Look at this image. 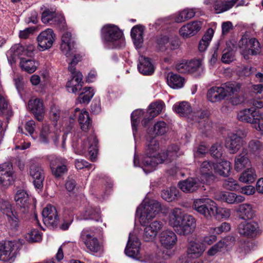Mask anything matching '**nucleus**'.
<instances>
[{"label":"nucleus","instance_id":"obj_1","mask_svg":"<svg viewBox=\"0 0 263 263\" xmlns=\"http://www.w3.org/2000/svg\"><path fill=\"white\" fill-rule=\"evenodd\" d=\"M241 85L235 82H229L220 87H213L207 92V98L211 102H217L224 99L227 96H230L238 92Z\"/></svg>","mask_w":263,"mask_h":263},{"label":"nucleus","instance_id":"obj_2","mask_svg":"<svg viewBox=\"0 0 263 263\" xmlns=\"http://www.w3.org/2000/svg\"><path fill=\"white\" fill-rule=\"evenodd\" d=\"M146 140L145 156L142 160V163L145 166L154 168L158 164L163 163V158L162 154L158 153L159 149L158 141L151 136L147 137Z\"/></svg>","mask_w":263,"mask_h":263},{"label":"nucleus","instance_id":"obj_3","mask_svg":"<svg viewBox=\"0 0 263 263\" xmlns=\"http://www.w3.org/2000/svg\"><path fill=\"white\" fill-rule=\"evenodd\" d=\"M123 33L116 25H107L102 28V38L109 48H121L125 46Z\"/></svg>","mask_w":263,"mask_h":263},{"label":"nucleus","instance_id":"obj_4","mask_svg":"<svg viewBox=\"0 0 263 263\" xmlns=\"http://www.w3.org/2000/svg\"><path fill=\"white\" fill-rule=\"evenodd\" d=\"M80 241L85 245L87 250L93 253L103 251V247L95 236V232L89 229H83L80 233Z\"/></svg>","mask_w":263,"mask_h":263},{"label":"nucleus","instance_id":"obj_5","mask_svg":"<svg viewBox=\"0 0 263 263\" xmlns=\"http://www.w3.org/2000/svg\"><path fill=\"white\" fill-rule=\"evenodd\" d=\"M161 211V204L157 201L153 200L145 203L137 209V212H141L140 222L142 224L146 223L154 218Z\"/></svg>","mask_w":263,"mask_h":263},{"label":"nucleus","instance_id":"obj_6","mask_svg":"<svg viewBox=\"0 0 263 263\" xmlns=\"http://www.w3.org/2000/svg\"><path fill=\"white\" fill-rule=\"evenodd\" d=\"M215 202L208 198H201L194 200L193 209L207 219L213 216Z\"/></svg>","mask_w":263,"mask_h":263},{"label":"nucleus","instance_id":"obj_7","mask_svg":"<svg viewBox=\"0 0 263 263\" xmlns=\"http://www.w3.org/2000/svg\"><path fill=\"white\" fill-rule=\"evenodd\" d=\"M52 174L57 179L61 178L67 174L68 162L66 159L54 156L48 158Z\"/></svg>","mask_w":263,"mask_h":263},{"label":"nucleus","instance_id":"obj_8","mask_svg":"<svg viewBox=\"0 0 263 263\" xmlns=\"http://www.w3.org/2000/svg\"><path fill=\"white\" fill-rule=\"evenodd\" d=\"M239 234L249 238H256L261 233L259 224L256 221L241 222L238 226Z\"/></svg>","mask_w":263,"mask_h":263},{"label":"nucleus","instance_id":"obj_9","mask_svg":"<svg viewBox=\"0 0 263 263\" xmlns=\"http://www.w3.org/2000/svg\"><path fill=\"white\" fill-rule=\"evenodd\" d=\"M196 227L195 218L192 215L184 214L180 225L176 229V232L180 235H188L194 231Z\"/></svg>","mask_w":263,"mask_h":263},{"label":"nucleus","instance_id":"obj_10","mask_svg":"<svg viewBox=\"0 0 263 263\" xmlns=\"http://www.w3.org/2000/svg\"><path fill=\"white\" fill-rule=\"evenodd\" d=\"M238 46L248 54L256 55L260 52V46L259 42L255 38L248 39L243 36L238 43Z\"/></svg>","mask_w":263,"mask_h":263},{"label":"nucleus","instance_id":"obj_11","mask_svg":"<svg viewBox=\"0 0 263 263\" xmlns=\"http://www.w3.org/2000/svg\"><path fill=\"white\" fill-rule=\"evenodd\" d=\"M16 204L20 206L21 212L27 213L29 212L31 204V199L26 191L23 189L17 190L14 196Z\"/></svg>","mask_w":263,"mask_h":263},{"label":"nucleus","instance_id":"obj_12","mask_svg":"<svg viewBox=\"0 0 263 263\" xmlns=\"http://www.w3.org/2000/svg\"><path fill=\"white\" fill-rule=\"evenodd\" d=\"M140 245V242L138 237L135 235L130 233L128 240L124 251L125 254L133 258H139Z\"/></svg>","mask_w":263,"mask_h":263},{"label":"nucleus","instance_id":"obj_13","mask_svg":"<svg viewBox=\"0 0 263 263\" xmlns=\"http://www.w3.org/2000/svg\"><path fill=\"white\" fill-rule=\"evenodd\" d=\"M215 163L212 161L205 160L201 162L199 167V173L201 175V181L209 182L215 178L214 171Z\"/></svg>","mask_w":263,"mask_h":263},{"label":"nucleus","instance_id":"obj_14","mask_svg":"<svg viewBox=\"0 0 263 263\" xmlns=\"http://www.w3.org/2000/svg\"><path fill=\"white\" fill-rule=\"evenodd\" d=\"M38 46L40 50L44 51L50 48L54 41V34L51 29H47L42 32L37 37Z\"/></svg>","mask_w":263,"mask_h":263},{"label":"nucleus","instance_id":"obj_15","mask_svg":"<svg viewBox=\"0 0 263 263\" xmlns=\"http://www.w3.org/2000/svg\"><path fill=\"white\" fill-rule=\"evenodd\" d=\"M243 144L242 138L237 134L234 133H230L225 142L226 147L231 154L236 153L243 145Z\"/></svg>","mask_w":263,"mask_h":263},{"label":"nucleus","instance_id":"obj_16","mask_svg":"<svg viewBox=\"0 0 263 263\" xmlns=\"http://www.w3.org/2000/svg\"><path fill=\"white\" fill-rule=\"evenodd\" d=\"M163 226V223L160 221L155 220L151 222L144 228L143 234V240L147 242L153 241Z\"/></svg>","mask_w":263,"mask_h":263},{"label":"nucleus","instance_id":"obj_17","mask_svg":"<svg viewBox=\"0 0 263 263\" xmlns=\"http://www.w3.org/2000/svg\"><path fill=\"white\" fill-rule=\"evenodd\" d=\"M14 242L6 241L4 243H0V260L4 261H9L11 263L14 261Z\"/></svg>","mask_w":263,"mask_h":263},{"label":"nucleus","instance_id":"obj_18","mask_svg":"<svg viewBox=\"0 0 263 263\" xmlns=\"http://www.w3.org/2000/svg\"><path fill=\"white\" fill-rule=\"evenodd\" d=\"M28 108L39 121L43 120L45 113L43 102L39 99H31L28 102Z\"/></svg>","mask_w":263,"mask_h":263},{"label":"nucleus","instance_id":"obj_19","mask_svg":"<svg viewBox=\"0 0 263 263\" xmlns=\"http://www.w3.org/2000/svg\"><path fill=\"white\" fill-rule=\"evenodd\" d=\"M61 49L67 57H70L75 52L74 42L72 40L70 32H66L63 34Z\"/></svg>","mask_w":263,"mask_h":263},{"label":"nucleus","instance_id":"obj_20","mask_svg":"<svg viewBox=\"0 0 263 263\" xmlns=\"http://www.w3.org/2000/svg\"><path fill=\"white\" fill-rule=\"evenodd\" d=\"M30 175L32 177L35 187L41 189L43 186L44 173L43 168L36 164H32L30 167Z\"/></svg>","mask_w":263,"mask_h":263},{"label":"nucleus","instance_id":"obj_21","mask_svg":"<svg viewBox=\"0 0 263 263\" xmlns=\"http://www.w3.org/2000/svg\"><path fill=\"white\" fill-rule=\"evenodd\" d=\"M200 22L193 21L182 26L179 29L180 35L183 38H187L195 35L201 29Z\"/></svg>","mask_w":263,"mask_h":263},{"label":"nucleus","instance_id":"obj_22","mask_svg":"<svg viewBox=\"0 0 263 263\" xmlns=\"http://www.w3.org/2000/svg\"><path fill=\"white\" fill-rule=\"evenodd\" d=\"M177 241L176 234L171 230H165L160 234V241L162 246L167 249H171Z\"/></svg>","mask_w":263,"mask_h":263},{"label":"nucleus","instance_id":"obj_23","mask_svg":"<svg viewBox=\"0 0 263 263\" xmlns=\"http://www.w3.org/2000/svg\"><path fill=\"white\" fill-rule=\"evenodd\" d=\"M248 150L243 148L241 153L237 155L234 160V169L237 172H240L245 168L251 165V161L247 156Z\"/></svg>","mask_w":263,"mask_h":263},{"label":"nucleus","instance_id":"obj_24","mask_svg":"<svg viewBox=\"0 0 263 263\" xmlns=\"http://www.w3.org/2000/svg\"><path fill=\"white\" fill-rule=\"evenodd\" d=\"M237 217L244 220L252 219L255 216V211L251 204H241L236 210Z\"/></svg>","mask_w":263,"mask_h":263},{"label":"nucleus","instance_id":"obj_25","mask_svg":"<svg viewBox=\"0 0 263 263\" xmlns=\"http://www.w3.org/2000/svg\"><path fill=\"white\" fill-rule=\"evenodd\" d=\"M138 68L139 72L144 75H151L154 71L153 65L148 58L141 55L139 58Z\"/></svg>","mask_w":263,"mask_h":263},{"label":"nucleus","instance_id":"obj_26","mask_svg":"<svg viewBox=\"0 0 263 263\" xmlns=\"http://www.w3.org/2000/svg\"><path fill=\"white\" fill-rule=\"evenodd\" d=\"M180 189L185 193H193L196 191L200 186V183L196 179L190 178L179 182Z\"/></svg>","mask_w":263,"mask_h":263},{"label":"nucleus","instance_id":"obj_27","mask_svg":"<svg viewBox=\"0 0 263 263\" xmlns=\"http://www.w3.org/2000/svg\"><path fill=\"white\" fill-rule=\"evenodd\" d=\"M204 251L202 244L195 241L189 242L187 248V255L192 258H198L201 256Z\"/></svg>","mask_w":263,"mask_h":263},{"label":"nucleus","instance_id":"obj_28","mask_svg":"<svg viewBox=\"0 0 263 263\" xmlns=\"http://www.w3.org/2000/svg\"><path fill=\"white\" fill-rule=\"evenodd\" d=\"M83 76L81 73H77L73 75L71 80L68 81L66 84L67 90L72 93H76L81 89L82 87Z\"/></svg>","mask_w":263,"mask_h":263},{"label":"nucleus","instance_id":"obj_29","mask_svg":"<svg viewBox=\"0 0 263 263\" xmlns=\"http://www.w3.org/2000/svg\"><path fill=\"white\" fill-rule=\"evenodd\" d=\"M258 111V109H254V107L245 109L238 113L237 118L241 121L250 123L252 124Z\"/></svg>","mask_w":263,"mask_h":263},{"label":"nucleus","instance_id":"obj_30","mask_svg":"<svg viewBox=\"0 0 263 263\" xmlns=\"http://www.w3.org/2000/svg\"><path fill=\"white\" fill-rule=\"evenodd\" d=\"M231 163L227 160H222L219 163H215L214 173L220 176L228 177L230 174Z\"/></svg>","mask_w":263,"mask_h":263},{"label":"nucleus","instance_id":"obj_31","mask_svg":"<svg viewBox=\"0 0 263 263\" xmlns=\"http://www.w3.org/2000/svg\"><path fill=\"white\" fill-rule=\"evenodd\" d=\"M219 199L230 204L239 203L245 201V198L241 195H237L234 193L221 192Z\"/></svg>","mask_w":263,"mask_h":263},{"label":"nucleus","instance_id":"obj_32","mask_svg":"<svg viewBox=\"0 0 263 263\" xmlns=\"http://www.w3.org/2000/svg\"><path fill=\"white\" fill-rule=\"evenodd\" d=\"M143 27L140 25H136L132 29L131 36L134 45L137 48H139L142 46L143 42Z\"/></svg>","mask_w":263,"mask_h":263},{"label":"nucleus","instance_id":"obj_33","mask_svg":"<svg viewBox=\"0 0 263 263\" xmlns=\"http://www.w3.org/2000/svg\"><path fill=\"white\" fill-rule=\"evenodd\" d=\"M184 82V79L178 74H175L171 72H169L167 74V84L173 88L178 89L182 87Z\"/></svg>","mask_w":263,"mask_h":263},{"label":"nucleus","instance_id":"obj_34","mask_svg":"<svg viewBox=\"0 0 263 263\" xmlns=\"http://www.w3.org/2000/svg\"><path fill=\"white\" fill-rule=\"evenodd\" d=\"M173 109L180 116L188 117L189 118H190L192 112L190 104L185 101L176 103L173 106Z\"/></svg>","mask_w":263,"mask_h":263},{"label":"nucleus","instance_id":"obj_35","mask_svg":"<svg viewBox=\"0 0 263 263\" xmlns=\"http://www.w3.org/2000/svg\"><path fill=\"white\" fill-rule=\"evenodd\" d=\"M78 121L81 129L85 132L88 131L92 126L89 113L86 110H82L78 117Z\"/></svg>","mask_w":263,"mask_h":263},{"label":"nucleus","instance_id":"obj_36","mask_svg":"<svg viewBox=\"0 0 263 263\" xmlns=\"http://www.w3.org/2000/svg\"><path fill=\"white\" fill-rule=\"evenodd\" d=\"M181 210L179 208H175L172 211L170 215V223L174 228L175 231L178 226H179L183 220V215Z\"/></svg>","mask_w":263,"mask_h":263},{"label":"nucleus","instance_id":"obj_37","mask_svg":"<svg viewBox=\"0 0 263 263\" xmlns=\"http://www.w3.org/2000/svg\"><path fill=\"white\" fill-rule=\"evenodd\" d=\"M87 140L89 145L88 147V153L91 160L94 161L97 157L98 151V140L97 137L94 135H91L89 137Z\"/></svg>","mask_w":263,"mask_h":263},{"label":"nucleus","instance_id":"obj_38","mask_svg":"<svg viewBox=\"0 0 263 263\" xmlns=\"http://www.w3.org/2000/svg\"><path fill=\"white\" fill-rule=\"evenodd\" d=\"M7 223L10 229L13 231H17L20 226L21 219L17 212L14 211L7 216Z\"/></svg>","mask_w":263,"mask_h":263},{"label":"nucleus","instance_id":"obj_39","mask_svg":"<svg viewBox=\"0 0 263 263\" xmlns=\"http://www.w3.org/2000/svg\"><path fill=\"white\" fill-rule=\"evenodd\" d=\"M83 219L85 220H95L99 221L101 218L100 210L92 206L87 207L83 214Z\"/></svg>","mask_w":263,"mask_h":263},{"label":"nucleus","instance_id":"obj_40","mask_svg":"<svg viewBox=\"0 0 263 263\" xmlns=\"http://www.w3.org/2000/svg\"><path fill=\"white\" fill-rule=\"evenodd\" d=\"M196 12L194 9H185L179 12L176 15L175 21L176 23H182L193 18Z\"/></svg>","mask_w":263,"mask_h":263},{"label":"nucleus","instance_id":"obj_41","mask_svg":"<svg viewBox=\"0 0 263 263\" xmlns=\"http://www.w3.org/2000/svg\"><path fill=\"white\" fill-rule=\"evenodd\" d=\"M24 51V48L21 45H14L8 51V54L9 55V57L8 58V61L10 63H12V62H15L16 58L22 55Z\"/></svg>","mask_w":263,"mask_h":263},{"label":"nucleus","instance_id":"obj_42","mask_svg":"<svg viewBox=\"0 0 263 263\" xmlns=\"http://www.w3.org/2000/svg\"><path fill=\"white\" fill-rule=\"evenodd\" d=\"M0 115L8 119L13 115L11 108L8 106L7 101L0 95Z\"/></svg>","mask_w":263,"mask_h":263},{"label":"nucleus","instance_id":"obj_43","mask_svg":"<svg viewBox=\"0 0 263 263\" xmlns=\"http://www.w3.org/2000/svg\"><path fill=\"white\" fill-rule=\"evenodd\" d=\"M213 33L214 31L211 28L209 29L206 31V33L199 43L198 48L200 51L203 52L206 49L209 45V43L213 37Z\"/></svg>","mask_w":263,"mask_h":263},{"label":"nucleus","instance_id":"obj_44","mask_svg":"<svg viewBox=\"0 0 263 263\" xmlns=\"http://www.w3.org/2000/svg\"><path fill=\"white\" fill-rule=\"evenodd\" d=\"M37 64L33 60L22 58L21 59L20 65L23 70L29 73L34 72L37 68Z\"/></svg>","mask_w":263,"mask_h":263},{"label":"nucleus","instance_id":"obj_45","mask_svg":"<svg viewBox=\"0 0 263 263\" xmlns=\"http://www.w3.org/2000/svg\"><path fill=\"white\" fill-rule=\"evenodd\" d=\"M179 147L176 145H173L170 146L165 153L162 154L163 162L165 159H168L172 161L178 157L180 154L179 153Z\"/></svg>","mask_w":263,"mask_h":263},{"label":"nucleus","instance_id":"obj_46","mask_svg":"<svg viewBox=\"0 0 263 263\" xmlns=\"http://www.w3.org/2000/svg\"><path fill=\"white\" fill-rule=\"evenodd\" d=\"M256 178L255 171L253 168H247L246 171L243 172L239 177L240 181L251 183L253 182Z\"/></svg>","mask_w":263,"mask_h":263},{"label":"nucleus","instance_id":"obj_47","mask_svg":"<svg viewBox=\"0 0 263 263\" xmlns=\"http://www.w3.org/2000/svg\"><path fill=\"white\" fill-rule=\"evenodd\" d=\"M164 106V104L162 101L152 103L148 107L147 114H151L150 118L153 119L162 111Z\"/></svg>","mask_w":263,"mask_h":263},{"label":"nucleus","instance_id":"obj_48","mask_svg":"<svg viewBox=\"0 0 263 263\" xmlns=\"http://www.w3.org/2000/svg\"><path fill=\"white\" fill-rule=\"evenodd\" d=\"M178 191L175 187H170L169 189L162 191L161 197L168 202H172L177 199Z\"/></svg>","mask_w":263,"mask_h":263},{"label":"nucleus","instance_id":"obj_49","mask_svg":"<svg viewBox=\"0 0 263 263\" xmlns=\"http://www.w3.org/2000/svg\"><path fill=\"white\" fill-rule=\"evenodd\" d=\"M95 92L91 87H85L79 96V100L80 103L88 104L94 96Z\"/></svg>","mask_w":263,"mask_h":263},{"label":"nucleus","instance_id":"obj_50","mask_svg":"<svg viewBox=\"0 0 263 263\" xmlns=\"http://www.w3.org/2000/svg\"><path fill=\"white\" fill-rule=\"evenodd\" d=\"M231 215V211L229 209L218 208L215 202L214 203V208L213 209V216L217 219L222 218H228Z\"/></svg>","mask_w":263,"mask_h":263},{"label":"nucleus","instance_id":"obj_51","mask_svg":"<svg viewBox=\"0 0 263 263\" xmlns=\"http://www.w3.org/2000/svg\"><path fill=\"white\" fill-rule=\"evenodd\" d=\"M263 147L262 143L257 139L251 140L248 144V151L252 154L257 155L260 154Z\"/></svg>","mask_w":263,"mask_h":263},{"label":"nucleus","instance_id":"obj_52","mask_svg":"<svg viewBox=\"0 0 263 263\" xmlns=\"http://www.w3.org/2000/svg\"><path fill=\"white\" fill-rule=\"evenodd\" d=\"M209 116V112L206 110H198L192 112L190 117L195 122L201 123L205 121Z\"/></svg>","mask_w":263,"mask_h":263},{"label":"nucleus","instance_id":"obj_53","mask_svg":"<svg viewBox=\"0 0 263 263\" xmlns=\"http://www.w3.org/2000/svg\"><path fill=\"white\" fill-rule=\"evenodd\" d=\"M14 173L0 176V185L8 187L14 182Z\"/></svg>","mask_w":263,"mask_h":263},{"label":"nucleus","instance_id":"obj_54","mask_svg":"<svg viewBox=\"0 0 263 263\" xmlns=\"http://www.w3.org/2000/svg\"><path fill=\"white\" fill-rule=\"evenodd\" d=\"M142 114H143L142 110H135L131 114L132 126L134 135H135V132L137 130V127L140 121V117Z\"/></svg>","mask_w":263,"mask_h":263},{"label":"nucleus","instance_id":"obj_55","mask_svg":"<svg viewBox=\"0 0 263 263\" xmlns=\"http://www.w3.org/2000/svg\"><path fill=\"white\" fill-rule=\"evenodd\" d=\"M223 148L220 144L215 143L210 149L211 155L215 159H220L223 154Z\"/></svg>","mask_w":263,"mask_h":263},{"label":"nucleus","instance_id":"obj_56","mask_svg":"<svg viewBox=\"0 0 263 263\" xmlns=\"http://www.w3.org/2000/svg\"><path fill=\"white\" fill-rule=\"evenodd\" d=\"M223 187L230 191H237L239 189V185L237 181L232 178H229L224 181Z\"/></svg>","mask_w":263,"mask_h":263},{"label":"nucleus","instance_id":"obj_57","mask_svg":"<svg viewBox=\"0 0 263 263\" xmlns=\"http://www.w3.org/2000/svg\"><path fill=\"white\" fill-rule=\"evenodd\" d=\"M228 245L224 241H219L216 244L213 246L208 251L209 256H213L218 252H220Z\"/></svg>","mask_w":263,"mask_h":263},{"label":"nucleus","instance_id":"obj_58","mask_svg":"<svg viewBox=\"0 0 263 263\" xmlns=\"http://www.w3.org/2000/svg\"><path fill=\"white\" fill-rule=\"evenodd\" d=\"M55 15L54 12L47 9L42 13L41 20L44 24H48L52 22Z\"/></svg>","mask_w":263,"mask_h":263},{"label":"nucleus","instance_id":"obj_59","mask_svg":"<svg viewBox=\"0 0 263 263\" xmlns=\"http://www.w3.org/2000/svg\"><path fill=\"white\" fill-rule=\"evenodd\" d=\"M252 124L256 130L263 132V114L260 112L259 110H258Z\"/></svg>","mask_w":263,"mask_h":263},{"label":"nucleus","instance_id":"obj_60","mask_svg":"<svg viewBox=\"0 0 263 263\" xmlns=\"http://www.w3.org/2000/svg\"><path fill=\"white\" fill-rule=\"evenodd\" d=\"M170 44L168 37L166 36H164L158 40L157 48L158 50L161 51H164L168 49Z\"/></svg>","mask_w":263,"mask_h":263},{"label":"nucleus","instance_id":"obj_61","mask_svg":"<svg viewBox=\"0 0 263 263\" xmlns=\"http://www.w3.org/2000/svg\"><path fill=\"white\" fill-rule=\"evenodd\" d=\"M166 130V124L163 121L158 122L154 126V132L157 135L164 134Z\"/></svg>","mask_w":263,"mask_h":263},{"label":"nucleus","instance_id":"obj_62","mask_svg":"<svg viewBox=\"0 0 263 263\" xmlns=\"http://www.w3.org/2000/svg\"><path fill=\"white\" fill-rule=\"evenodd\" d=\"M14 211L12 210L11 205L7 201L0 200V214H5L6 216Z\"/></svg>","mask_w":263,"mask_h":263},{"label":"nucleus","instance_id":"obj_63","mask_svg":"<svg viewBox=\"0 0 263 263\" xmlns=\"http://www.w3.org/2000/svg\"><path fill=\"white\" fill-rule=\"evenodd\" d=\"M43 221L45 224H47L49 227H52L54 228L56 227L59 224V218L58 216V214H57V215H51L49 216L48 217L44 218H43Z\"/></svg>","mask_w":263,"mask_h":263},{"label":"nucleus","instance_id":"obj_64","mask_svg":"<svg viewBox=\"0 0 263 263\" xmlns=\"http://www.w3.org/2000/svg\"><path fill=\"white\" fill-rule=\"evenodd\" d=\"M43 221L45 224H47L49 227H52L54 228L56 227L59 224V218L58 216V214H57V215H51L49 216L48 217L44 218H43Z\"/></svg>","mask_w":263,"mask_h":263}]
</instances>
